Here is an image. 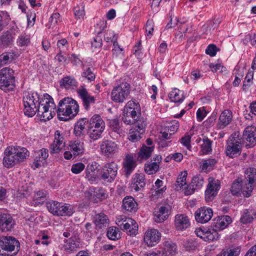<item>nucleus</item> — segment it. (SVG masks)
Returning a JSON list of instances; mask_svg holds the SVG:
<instances>
[{"label":"nucleus","instance_id":"1","mask_svg":"<svg viewBox=\"0 0 256 256\" xmlns=\"http://www.w3.org/2000/svg\"><path fill=\"white\" fill-rule=\"evenodd\" d=\"M24 112L26 116L32 117L37 112L38 114L46 121L52 119V109H54V102L52 97L44 94L40 97L35 92L24 93L23 96Z\"/></svg>","mask_w":256,"mask_h":256},{"label":"nucleus","instance_id":"2","mask_svg":"<svg viewBox=\"0 0 256 256\" xmlns=\"http://www.w3.org/2000/svg\"><path fill=\"white\" fill-rule=\"evenodd\" d=\"M54 109L51 110L52 118L57 114L59 120L68 121L74 118L79 112L78 102L72 98L66 97L60 100Z\"/></svg>","mask_w":256,"mask_h":256},{"label":"nucleus","instance_id":"3","mask_svg":"<svg viewBox=\"0 0 256 256\" xmlns=\"http://www.w3.org/2000/svg\"><path fill=\"white\" fill-rule=\"evenodd\" d=\"M29 155V152L25 148L8 146L4 150L2 164L5 168H10L24 162Z\"/></svg>","mask_w":256,"mask_h":256},{"label":"nucleus","instance_id":"4","mask_svg":"<svg viewBox=\"0 0 256 256\" xmlns=\"http://www.w3.org/2000/svg\"><path fill=\"white\" fill-rule=\"evenodd\" d=\"M104 129L105 122L99 114L94 115L89 120L87 132L91 140L100 139Z\"/></svg>","mask_w":256,"mask_h":256},{"label":"nucleus","instance_id":"5","mask_svg":"<svg viewBox=\"0 0 256 256\" xmlns=\"http://www.w3.org/2000/svg\"><path fill=\"white\" fill-rule=\"evenodd\" d=\"M15 72L10 67L0 70V88L4 92L13 90L16 88Z\"/></svg>","mask_w":256,"mask_h":256},{"label":"nucleus","instance_id":"6","mask_svg":"<svg viewBox=\"0 0 256 256\" xmlns=\"http://www.w3.org/2000/svg\"><path fill=\"white\" fill-rule=\"evenodd\" d=\"M130 93V85L126 82L118 83L113 87L110 93V98L116 103H122L128 98Z\"/></svg>","mask_w":256,"mask_h":256},{"label":"nucleus","instance_id":"7","mask_svg":"<svg viewBox=\"0 0 256 256\" xmlns=\"http://www.w3.org/2000/svg\"><path fill=\"white\" fill-rule=\"evenodd\" d=\"M118 166L114 162L104 164L99 170V179L106 182L114 181L118 174Z\"/></svg>","mask_w":256,"mask_h":256},{"label":"nucleus","instance_id":"8","mask_svg":"<svg viewBox=\"0 0 256 256\" xmlns=\"http://www.w3.org/2000/svg\"><path fill=\"white\" fill-rule=\"evenodd\" d=\"M20 244L14 238L10 236L0 238V255L8 256L6 252H14L16 254L20 250Z\"/></svg>","mask_w":256,"mask_h":256},{"label":"nucleus","instance_id":"9","mask_svg":"<svg viewBox=\"0 0 256 256\" xmlns=\"http://www.w3.org/2000/svg\"><path fill=\"white\" fill-rule=\"evenodd\" d=\"M46 208L50 212L58 216H70L73 213L72 210L66 204L56 201L46 202Z\"/></svg>","mask_w":256,"mask_h":256},{"label":"nucleus","instance_id":"10","mask_svg":"<svg viewBox=\"0 0 256 256\" xmlns=\"http://www.w3.org/2000/svg\"><path fill=\"white\" fill-rule=\"evenodd\" d=\"M85 196L94 203L100 202L108 197V193L102 188L92 186L84 193Z\"/></svg>","mask_w":256,"mask_h":256},{"label":"nucleus","instance_id":"11","mask_svg":"<svg viewBox=\"0 0 256 256\" xmlns=\"http://www.w3.org/2000/svg\"><path fill=\"white\" fill-rule=\"evenodd\" d=\"M76 92L78 96L82 101L84 110H89L90 106L96 103V98L88 93L84 86H80Z\"/></svg>","mask_w":256,"mask_h":256},{"label":"nucleus","instance_id":"12","mask_svg":"<svg viewBox=\"0 0 256 256\" xmlns=\"http://www.w3.org/2000/svg\"><path fill=\"white\" fill-rule=\"evenodd\" d=\"M172 206L168 204H160L154 212V220L158 223L164 222L170 214Z\"/></svg>","mask_w":256,"mask_h":256},{"label":"nucleus","instance_id":"13","mask_svg":"<svg viewBox=\"0 0 256 256\" xmlns=\"http://www.w3.org/2000/svg\"><path fill=\"white\" fill-rule=\"evenodd\" d=\"M124 111L130 114L132 118H136L138 120H144V118L141 117L140 104L134 101H128L124 106Z\"/></svg>","mask_w":256,"mask_h":256},{"label":"nucleus","instance_id":"14","mask_svg":"<svg viewBox=\"0 0 256 256\" xmlns=\"http://www.w3.org/2000/svg\"><path fill=\"white\" fill-rule=\"evenodd\" d=\"M194 215L197 222L206 224L212 218L213 216V210L210 208L203 206L197 210Z\"/></svg>","mask_w":256,"mask_h":256},{"label":"nucleus","instance_id":"15","mask_svg":"<svg viewBox=\"0 0 256 256\" xmlns=\"http://www.w3.org/2000/svg\"><path fill=\"white\" fill-rule=\"evenodd\" d=\"M118 146L116 142L111 140H103L100 144L101 152L104 156L110 157L115 154Z\"/></svg>","mask_w":256,"mask_h":256},{"label":"nucleus","instance_id":"16","mask_svg":"<svg viewBox=\"0 0 256 256\" xmlns=\"http://www.w3.org/2000/svg\"><path fill=\"white\" fill-rule=\"evenodd\" d=\"M15 225V220L12 216L8 213L0 214V230L2 232L12 230Z\"/></svg>","mask_w":256,"mask_h":256},{"label":"nucleus","instance_id":"17","mask_svg":"<svg viewBox=\"0 0 256 256\" xmlns=\"http://www.w3.org/2000/svg\"><path fill=\"white\" fill-rule=\"evenodd\" d=\"M243 139L248 142L246 144L248 148L254 146L256 144V128L253 126H247L243 132Z\"/></svg>","mask_w":256,"mask_h":256},{"label":"nucleus","instance_id":"18","mask_svg":"<svg viewBox=\"0 0 256 256\" xmlns=\"http://www.w3.org/2000/svg\"><path fill=\"white\" fill-rule=\"evenodd\" d=\"M145 236V243L148 246H156L158 242L161 238V234L158 230L152 228L148 230Z\"/></svg>","mask_w":256,"mask_h":256},{"label":"nucleus","instance_id":"19","mask_svg":"<svg viewBox=\"0 0 256 256\" xmlns=\"http://www.w3.org/2000/svg\"><path fill=\"white\" fill-rule=\"evenodd\" d=\"M232 222V218L228 216H218L213 220L212 226L218 231L222 230L227 228Z\"/></svg>","mask_w":256,"mask_h":256},{"label":"nucleus","instance_id":"20","mask_svg":"<svg viewBox=\"0 0 256 256\" xmlns=\"http://www.w3.org/2000/svg\"><path fill=\"white\" fill-rule=\"evenodd\" d=\"M65 146L64 138L59 130H56L54 132V138L52 144H50V148L52 153H58Z\"/></svg>","mask_w":256,"mask_h":256},{"label":"nucleus","instance_id":"21","mask_svg":"<svg viewBox=\"0 0 256 256\" xmlns=\"http://www.w3.org/2000/svg\"><path fill=\"white\" fill-rule=\"evenodd\" d=\"M122 208L125 212L134 213L137 211L138 205L134 198L126 196L122 200Z\"/></svg>","mask_w":256,"mask_h":256},{"label":"nucleus","instance_id":"22","mask_svg":"<svg viewBox=\"0 0 256 256\" xmlns=\"http://www.w3.org/2000/svg\"><path fill=\"white\" fill-rule=\"evenodd\" d=\"M226 152V156L230 158H234L238 156L241 152L240 142L234 140L228 143Z\"/></svg>","mask_w":256,"mask_h":256},{"label":"nucleus","instance_id":"23","mask_svg":"<svg viewBox=\"0 0 256 256\" xmlns=\"http://www.w3.org/2000/svg\"><path fill=\"white\" fill-rule=\"evenodd\" d=\"M220 188L219 182H210L208 188L205 192V198L207 202L212 201L216 196Z\"/></svg>","mask_w":256,"mask_h":256},{"label":"nucleus","instance_id":"24","mask_svg":"<svg viewBox=\"0 0 256 256\" xmlns=\"http://www.w3.org/2000/svg\"><path fill=\"white\" fill-rule=\"evenodd\" d=\"M98 163L96 162H93L90 164L86 170V178L91 184H93L99 178V175L98 176L96 172V170L97 168Z\"/></svg>","mask_w":256,"mask_h":256},{"label":"nucleus","instance_id":"25","mask_svg":"<svg viewBox=\"0 0 256 256\" xmlns=\"http://www.w3.org/2000/svg\"><path fill=\"white\" fill-rule=\"evenodd\" d=\"M174 226L177 230H184L190 226V222L187 216L178 214L175 216Z\"/></svg>","mask_w":256,"mask_h":256},{"label":"nucleus","instance_id":"26","mask_svg":"<svg viewBox=\"0 0 256 256\" xmlns=\"http://www.w3.org/2000/svg\"><path fill=\"white\" fill-rule=\"evenodd\" d=\"M204 184V179L202 176L196 175L192 178L190 186V190H186L185 194L190 195L194 192L196 190L200 189Z\"/></svg>","mask_w":256,"mask_h":256},{"label":"nucleus","instance_id":"27","mask_svg":"<svg viewBox=\"0 0 256 256\" xmlns=\"http://www.w3.org/2000/svg\"><path fill=\"white\" fill-rule=\"evenodd\" d=\"M136 166V160L132 154H127L123 162V168L126 174L129 176Z\"/></svg>","mask_w":256,"mask_h":256},{"label":"nucleus","instance_id":"28","mask_svg":"<svg viewBox=\"0 0 256 256\" xmlns=\"http://www.w3.org/2000/svg\"><path fill=\"white\" fill-rule=\"evenodd\" d=\"M144 186V175L142 174H136L133 176L130 187L132 190L138 192L142 190Z\"/></svg>","mask_w":256,"mask_h":256},{"label":"nucleus","instance_id":"29","mask_svg":"<svg viewBox=\"0 0 256 256\" xmlns=\"http://www.w3.org/2000/svg\"><path fill=\"white\" fill-rule=\"evenodd\" d=\"M122 120L125 124H132L134 127L138 128L140 130H142V132H144V120H138L136 118H132L130 115L124 111L123 112Z\"/></svg>","mask_w":256,"mask_h":256},{"label":"nucleus","instance_id":"30","mask_svg":"<svg viewBox=\"0 0 256 256\" xmlns=\"http://www.w3.org/2000/svg\"><path fill=\"white\" fill-rule=\"evenodd\" d=\"M64 248L68 252L76 251L80 248V239L76 236H72L68 239L64 240Z\"/></svg>","mask_w":256,"mask_h":256},{"label":"nucleus","instance_id":"31","mask_svg":"<svg viewBox=\"0 0 256 256\" xmlns=\"http://www.w3.org/2000/svg\"><path fill=\"white\" fill-rule=\"evenodd\" d=\"M232 114L230 110H226L220 114L218 122V126L220 128H224L228 125L232 120Z\"/></svg>","mask_w":256,"mask_h":256},{"label":"nucleus","instance_id":"32","mask_svg":"<svg viewBox=\"0 0 256 256\" xmlns=\"http://www.w3.org/2000/svg\"><path fill=\"white\" fill-rule=\"evenodd\" d=\"M164 247L162 251V256H174L176 254L177 246L175 243L167 240L164 242Z\"/></svg>","mask_w":256,"mask_h":256},{"label":"nucleus","instance_id":"33","mask_svg":"<svg viewBox=\"0 0 256 256\" xmlns=\"http://www.w3.org/2000/svg\"><path fill=\"white\" fill-rule=\"evenodd\" d=\"M68 150L73 152L74 158L80 155L84 152V142L80 140L71 142L69 145Z\"/></svg>","mask_w":256,"mask_h":256},{"label":"nucleus","instance_id":"34","mask_svg":"<svg viewBox=\"0 0 256 256\" xmlns=\"http://www.w3.org/2000/svg\"><path fill=\"white\" fill-rule=\"evenodd\" d=\"M244 179L248 184L256 185V168L249 166L244 171Z\"/></svg>","mask_w":256,"mask_h":256},{"label":"nucleus","instance_id":"35","mask_svg":"<svg viewBox=\"0 0 256 256\" xmlns=\"http://www.w3.org/2000/svg\"><path fill=\"white\" fill-rule=\"evenodd\" d=\"M168 96L170 101L175 103H181L184 99L183 92L176 88L172 89Z\"/></svg>","mask_w":256,"mask_h":256},{"label":"nucleus","instance_id":"36","mask_svg":"<svg viewBox=\"0 0 256 256\" xmlns=\"http://www.w3.org/2000/svg\"><path fill=\"white\" fill-rule=\"evenodd\" d=\"M87 122L86 118H80L76 122L74 129V133L76 136L80 137L84 134Z\"/></svg>","mask_w":256,"mask_h":256},{"label":"nucleus","instance_id":"37","mask_svg":"<svg viewBox=\"0 0 256 256\" xmlns=\"http://www.w3.org/2000/svg\"><path fill=\"white\" fill-rule=\"evenodd\" d=\"M124 224L125 226L122 230L123 231L128 230V229L130 227H132V229L129 230V235L130 236H134L137 234L138 231V225L134 220L129 218Z\"/></svg>","mask_w":256,"mask_h":256},{"label":"nucleus","instance_id":"38","mask_svg":"<svg viewBox=\"0 0 256 256\" xmlns=\"http://www.w3.org/2000/svg\"><path fill=\"white\" fill-rule=\"evenodd\" d=\"M154 184L156 188L154 190V194H152V198L153 200L162 196L166 190V186H163L164 182L162 180L157 179Z\"/></svg>","mask_w":256,"mask_h":256},{"label":"nucleus","instance_id":"39","mask_svg":"<svg viewBox=\"0 0 256 256\" xmlns=\"http://www.w3.org/2000/svg\"><path fill=\"white\" fill-rule=\"evenodd\" d=\"M212 141L208 138H203L202 144H200V155H207L212 152Z\"/></svg>","mask_w":256,"mask_h":256},{"label":"nucleus","instance_id":"40","mask_svg":"<svg viewBox=\"0 0 256 256\" xmlns=\"http://www.w3.org/2000/svg\"><path fill=\"white\" fill-rule=\"evenodd\" d=\"M94 222L97 227L102 228L108 224L109 220L105 214L100 213L95 216Z\"/></svg>","mask_w":256,"mask_h":256},{"label":"nucleus","instance_id":"41","mask_svg":"<svg viewBox=\"0 0 256 256\" xmlns=\"http://www.w3.org/2000/svg\"><path fill=\"white\" fill-rule=\"evenodd\" d=\"M256 216V212L253 210H245L240 218V222L244 224L251 222Z\"/></svg>","mask_w":256,"mask_h":256},{"label":"nucleus","instance_id":"42","mask_svg":"<svg viewBox=\"0 0 256 256\" xmlns=\"http://www.w3.org/2000/svg\"><path fill=\"white\" fill-rule=\"evenodd\" d=\"M220 238V234L218 233V231L213 228L212 229L206 230L204 241L210 242L216 240Z\"/></svg>","mask_w":256,"mask_h":256},{"label":"nucleus","instance_id":"43","mask_svg":"<svg viewBox=\"0 0 256 256\" xmlns=\"http://www.w3.org/2000/svg\"><path fill=\"white\" fill-rule=\"evenodd\" d=\"M78 82L76 79L70 76L64 77L60 82L61 86H63L68 89L72 87L76 86Z\"/></svg>","mask_w":256,"mask_h":256},{"label":"nucleus","instance_id":"44","mask_svg":"<svg viewBox=\"0 0 256 256\" xmlns=\"http://www.w3.org/2000/svg\"><path fill=\"white\" fill-rule=\"evenodd\" d=\"M82 77L86 78L90 82L95 80L96 75L90 68H87L84 65H82Z\"/></svg>","mask_w":256,"mask_h":256},{"label":"nucleus","instance_id":"45","mask_svg":"<svg viewBox=\"0 0 256 256\" xmlns=\"http://www.w3.org/2000/svg\"><path fill=\"white\" fill-rule=\"evenodd\" d=\"M30 42V36L26 34H22L18 38L16 43L19 46H28Z\"/></svg>","mask_w":256,"mask_h":256},{"label":"nucleus","instance_id":"46","mask_svg":"<svg viewBox=\"0 0 256 256\" xmlns=\"http://www.w3.org/2000/svg\"><path fill=\"white\" fill-rule=\"evenodd\" d=\"M216 163V160L214 158H210L202 160L200 163V167L203 170H210Z\"/></svg>","mask_w":256,"mask_h":256},{"label":"nucleus","instance_id":"47","mask_svg":"<svg viewBox=\"0 0 256 256\" xmlns=\"http://www.w3.org/2000/svg\"><path fill=\"white\" fill-rule=\"evenodd\" d=\"M108 126L110 130L118 134L122 132L121 126L119 120L117 118L110 120Z\"/></svg>","mask_w":256,"mask_h":256},{"label":"nucleus","instance_id":"48","mask_svg":"<svg viewBox=\"0 0 256 256\" xmlns=\"http://www.w3.org/2000/svg\"><path fill=\"white\" fill-rule=\"evenodd\" d=\"M188 176V172L186 170L182 172L178 176L176 181V186L177 188H182L183 186L186 184V179Z\"/></svg>","mask_w":256,"mask_h":256},{"label":"nucleus","instance_id":"49","mask_svg":"<svg viewBox=\"0 0 256 256\" xmlns=\"http://www.w3.org/2000/svg\"><path fill=\"white\" fill-rule=\"evenodd\" d=\"M254 187H256V185L250 184H248V182L244 184H242L241 194L244 197H250Z\"/></svg>","mask_w":256,"mask_h":256},{"label":"nucleus","instance_id":"50","mask_svg":"<svg viewBox=\"0 0 256 256\" xmlns=\"http://www.w3.org/2000/svg\"><path fill=\"white\" fill-rule=\"evenodd\" d=\"M118 232L119 230L118 228L111 226L108 228L106 235L109 239L115 240L120 237Z\"/></svg>","mask_w":256,"mask_h":256},{"label":"nucleus","instance_id":"51","mask_svg":"<svg viewBox=\"0 0 256 256\" xmlns=\"http://www.w3.org/2000/svg\"><path fill=\"white\" fill-rule=\"evenodd\" d=\"M62 18L58 12H54L50 16L48 20L50 27L54 26L62 22Z\"/></svg>","mask_w":256,"mask_h":256},{"label":"nucleus","instance_id":"52","mask_svg":"<svg viewBox=\"0 0 256 256\" xmlns=\"http://www.w3.org/2000/svg\"><path fill=\"white\" fill-rule=\"evenodd\" d=\"M240 250L238 248L223 250L217 256H238Z\"/></svg>","mask_w":256,"mask_h":256},{"label":"nucleus","instance_id":"53","mask_svg":"<svg viewBox=\"0 0 256 256\" xmlns=\"http://www.w3.org/2000/svg\"><path fill=\"white\" fill-rule=\"evenodd\" d=\"M46 196V192L45 190H39L34 192L33 199L36 204L43 202Z\"/></svg>","mask_w":256,"mask_h":256},{"label":"nucleus","instance_id":"54","mask_svg":"<svg viewBox=\"0 0 256 256\" xmlns=\"http://www.w3.org/2000/svg\"><path fill=\"white\" fill-rule=\"evenodd\" d=\"M136 130L134 132H132L128 136L130 140L134 142L140 140L142 137L144 133V131L142 132V130H140L138 128H136Z\"/></svg>","mask_w":256,"mask_h":256},{"label":"nucleus","instance_id":"55","mask_svg":"<svg viewBox=\"0 0 256 256\" xmlns=\"http://www.w3.org/2000/svg\"><path fill=\"white\" fill-rule=\"evenodd\" d=\"M104 40L106 42L114 43L118 41V36L114 32L108 30L104 34Z\"/></svg>","mask_w":256,"mask_h":256},{"label":"nucleus","instance_id":"56","mask_svg":"<svg viewBox=\"0 0 256 256\" xmlns=\"http://www.w3.org/2000/svg\"><path fill=\"white\" fill-rule=\"evenodd\" d=\"M242 184L238 181H234L231 186L230 191L233 195L241 194Z\"/></svg>","mask_w":256,"mask_h":256},{"label":"nucleus","instance_id":"57","mask_svg":"<svg viewBox=\"0 0 256 256\" xmlns=\"http://www.w3.org/2000/svg\"><path fill=\"white\" fill-rule=\"evenodd\" d=\"M159 165L156 162H152L145 167V172L148 174H152L158 170Z\"/></svg>","mask_w":256,"mask_h":256},{"label":"nucleus","instance_id":"58","mask_svg":"<svg viewBox=\"0 0 256 256\" xmlns=\"http://www.w3.org/2000/svg\"><path fill=\"white\" fill-rule=\"evenodd\" d=\"M13 58L12 54L4 52L0 55V68L10 62Z\"/></svg>","mask_w":256,"mask_h":256},{"label":"nucleus","instance_id":"59","mask_svg":"<svg viewBox=\"0 0 256 256\" xmlns=\"http://www.w3.org/2000/svg\"><path fill=\"white\" fill-rule=\"evenodd\" d=\"M253 78H254V70H249L246 75L245 80L244 82V84H243L244 88H246L250 86V84H252Z\"/></svg>","mask_w":256,"mask_h":256},{"label":"nucleus","instance_id":"60","mask_svg":"<svg viewBox=\"0 0 256 256\" xmlns=\"http://www.w3.org/2000/svg\"><path fill=\"white\" fill-rule=\"evenodd\" d=\"M48 150L46 148H42L36 152V156H38V160L44 161L48 156Z\"/></svg>","mask_w":256,"mask_h":256},{"label":"nucleus","instance_id":"61","mask_svg":"<svg viewBox=\"0 0 256 256\" xmlns=\"http://www.w3.org/2000/svg\"><path fill=\"white\" fill-rule=\"evenodd\" d=\"M57 46L60 52H66L69 48L68 42L65 38L58 40L57 42Z\"/></svg>","mask_w":256,"mask_h":256},{"label":"nucleus","instance_id":"62","mask_svg":"<svg viewBox=\"0 0 256 256\" xmlns=\"http://www.w3.org/2000/svg\"><path fill=\"white\" fill-rule=\"evenodd\" d=\"M85 168L84 164L82 162H78L73 164L71 168V171L73 174H78Z\"/></svg>","mask_w":256,"mask_h":256},{"label":"nucleus","instance_id":"63","mask_svg":"<svg viewBox=\"0 0 256 256\" xmlns=\"http://www.w3.org/2000/svg\"><path fill=\"white\" fill-rule=\"evenodd\" d=\"M75 16L77 18H80L85 15L84 8L82 4L74 8Z\"/></svg>","mask_w":256,"mask_h":256},{"label":"nucleus","instance_id":"64","mask_svg":"<svg viewBox=\"0 0 256 256\" xmlns=\"http://www.w3.org/2000/svg\"><path fill=\"white\" fill-rule=\"evenodd\" d=\"M191 136L190 135H185L180 140V143L185 146L188 150H190L192 148Z\"/></svg>","mask_w":256,"mask_h":256}]
</instances>
